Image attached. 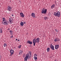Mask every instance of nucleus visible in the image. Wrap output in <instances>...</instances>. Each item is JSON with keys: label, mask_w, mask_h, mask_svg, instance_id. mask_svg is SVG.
<instances>
[{"label": "nucleus", "mask_w": 61, "mask_h": 61, "mask_svg": "<svg viewBox=\"0 0 61 61\" xmlns=\"http://www.w3.org/2000/svg\"><path fill=\"white\" fill-rule=\"evenodd\" d=\"M40 42V38H37L36 39V38L34 39L33 40V46H35V45H36V43H39Z\"/></svg>", "instance_id": "f257e3e1"}, {"label": "nucleus", "mask_w": 61, "mask_h": 61, "mask_svg": "<svg viewBox=\"0 0 61 61\" xmlns=\"http://www.w3.org/2000/svg\"><path fill=\"white\" fill-rule=\"evenodd\" d=\"M54 15L55 16H57V17H60L61 15V13L59 11H57L54 12Z\"/></svg>", "instance_id": "f03ea898"}, {"label": "nucleus", "mask_w": 61, "mask_h": 61, "mask_svg": "<svg viewBox=\"0 0 61 61\" xmlns=\"http://www.w3.org/2000/svg\"><path fill=\"white\" fill-rule=\"evenodd\" d=\"M41 13L43 14H46L47 13V9H45V8H43L41 11Z\"/></svg>", "instance_id": "7ed1b4c3"}, {"label": "nucleus", "mask_w": 61, "mask_h": 61, "mask_svg": "<svg viewBox=\"0 0 61 61\" xmlns=\"http://www.w3.org/2000/svg\"><path fill=\"white\" fill-rule=\"evenodd\" d=\"M9 24H12L13 22V19L11 17L10 18H9Z\"/></svg>", "instance_id": "20e7f679"}, {"label": "nucleus", "mask_w": 61, "mask_h": 61, "mask_svg": "<svg viewBox=\"0 0 61 61\" xmlns=\"http://www.w3.org/2000/svg\"><path fill=\"white\" fill-rule=\"evenodd\" d=\"M30 55L29 56V53H27L26 55V57H27L28 58L29 57V58H31V57H32V55H31V52H30Z\"/></svg>", "instance_id": "39448f33"}, {"label": "nucleus", "mask_w": 61, "mask_h": 61, "mask_svg": "<svg viewBox=\"0 0 61 61\" xmlns=\"http://www.w3.org/2000/svg\"><path fill=\"white\" fill-rule=\"evenodd\" d=\"M2 23L3 25H8V22L7 20L5 22H2Z\"/></svg>", "instance_id": "423d86ee"}, {"label": "nucleus", "mask_w": 61, "mask_h": 61, "mask_svg": "<svg viewBox=\"0 0 61 61\" xmlns=\"http://www.w3.org/2000/svg\"><path fill=\"white\" fill-rule=\"evenodd\" d=\"M31 16L33 18H36V16H35V13H32L31 14Z\"/></svg>", "instance_id": "0eeeda50"}, {"label": "nucleus", "mask_w": 61, "mask_h": 61, "mask_svg": "<svg viewBox=\"0 0 61 61\" xmlns=\"http://www.w3.org/2000/svg\"><path fill=\"white\" fill-rule=\"evenodd\" d=\"M59 47V45H55V48L56 49H57Z\"/></svg>", "instance_id": "6e6552de"}, {"label": "nucleus", "mask_w": 61, "mask_h": 61, "mask_svg": "<svg viewBox=\"0 0 61 61\" xmlns=\"http://www.w3.org/2000/svg\"><path fill=\"white\" fill-rule=\"evenodd\" d=\"M51 48L53 50H54L55 49H54V46L52 45V44H51Z\"/></svg>", "instance_id": "1a4fd4ad"}, {"label": "nucleus", "mask_w": 61, "mask_h": 61, "mask_svg": "<svg viewBox=\"0 0 61 61\" xmlns=\"http://www.w3.org/2000/svg\"><path fill=\"white\" fill-rule=\"evenodd\" d=\"M27 44H29L30 45H32V44H33L32 42H31L30 41H27Z\"/></svg>", "instance_id": "9d476101"}, {"label": "nucleus", "mask_w": 61, "mask_h": 61, "mask_svg": "<svg viewBox=\"0 0 61 61\" xmlns=\"http://www.w3.org/2000/svg\"><path fill=\"white\" fill-rule=\"evenodd\" d=\"M12 8L11 7L8 6L7 9V10L8 11H11Z\"/></svg>", "instance_id": "9b49d317"}, {"label": "nucleus", "mask_w": 61, "mask_h": 61, "mask_svg": "<svg viewBox=\"0 0 61 61\" xmlns=\"http://www.w3.org/2000/svg\"><path fill=\"white\" fill-rule=\"evenodd\" d=\"M10 50V53L12 55H13L14 53V50L12 49H11Z\"/></svg>", "instance_id": "f8f14e48"}, {"label": "nucleus", "mask_w": 61, "mask_h": 61, "mask_svg": "<svg viewBox=\"0 0 61 61\" xmlns=\"http://www.w3.org/2000/svg\"><path fill=\"white\" fill-rule=\"evenodd\" d=\"M20 16L21 17H24L25 16V15L23 14V13L21 12L20 13Z\"/></svg>", "instance_id": "ddd939ff"}, {"label": "nucleus", "mask_w": 61, "mask_h": 61, "mask_svg": "<svg viewBox=\"0 0 61 61\" xmlns=\"http://www.w3.org/2000/svg\"><path fill=\"white\" fill-rule=\"evenodd\" d=\"M59 38H56L54 40V41L55 42H58L59 41Z\"/></svg>", "instance_id": "4468645a"}, {"label": "nucleus", "mask_w": 61, "mask_h": 61, "mask_svg": "<svg viewBox=\"0 0 61 61\" xmlns=\"http://www.w3.org/2000/svg\"><path fill=\"white\" fill-rule=\"evenodd\" d=\"M55 7V4H53L51 7V9L54 8Z\"/></svg>", "instance_id": "2eb2a0df"}, {"label": "nucleus", "mask_w": 61, "mask_h": 61, "mask_svg": "<svg viewBox=\"0 0 61 61\" xmlns=\"http://www.w3.org/2000/svg\"><path fill=\"white\" fill-rule=\"evenodd\" d=\"M24 25V22L21 21L20 23V25L21 26H23Z\"/></svg>", "instance_id": "dca6fc26"}, {"label": "nucleus", "mask_w": 61, "mask_h": 61, "mask_svg": "<svg viewBox=\"0 0 61 61\" xmlns=\"http://www.w3.org/2000/svg\"><path fill=\"white\" fill-rule=\"evenodd\" d=\"M2 20L3 21L2 22H5V21H6L7 20H6L5 19V18H3Z\"/></svg>", "instance_id": "f3484780"}, {"label": "nucleus", "mask_w": 61, "mask_h": 61, "mask_svg": "<svg viewBox=\"0 0 61 61\" xmlns=\"http://www.w3.org/2000/svg\"><path fill=\"white\" fill-rule=\"evenodd\" d=\"M23 51L22 50H20L19 52V55H21L22 54V53H23Z\"/></svg>", "instance_id": "a211bd4d"}, {"label": "nucleus", "mask_w": 61, "mask_h": 61, "mask_svg": "<svg viewBox=\"0 0 61 61\" xmlns=\"http://www.w3.org/2000/svg\"><path fill=\"white\" fill-rule=\"evenodd\" d=\"M35 61H36L37 60V57L34 56V57Z\"/></svg>", "instance_id": "6ab92c4d"}, {"label": "nucleus", "mask_w": 61, "mask_h": 61, "mask_svg": "<svg viewBox=\"0 0 61 61\" xmlns=\"http://www.w3.org/2000/svg\"><path fill=\"white\" fill-rule=\"evenodd\" d=\"M28 59V58L26 56L25 57V61H27V60Z\"/></svg>", "instance_id": "aec40b11"}, {"label": "nucleus", "mask_w": 61, "mask_h": 61, "mask_svg": "<svg viewBox=\"0 0 61 61\" xmlns=\"http://www.w3.org/2000/svg\"><path fill=\"white\" fill-rule=\"evenodd\" d=\"M10 32L11 34V35H13V31H12L11 30H10Z\"/></svg>", "instance_id": "412c9836"}, {"label": "nucleus", "mask_w": 61, "mask_h": 61, "mask_svg": "<svg viewBox=\"0 0 61 61\" xmlns=\"http://www.w3.org/2000/svg\"><path fill=\"white\" fill-rule=\"evenodd\" d=\"M50 50V48H48L47 49V52H49Z\"/></svg>", "instance_id": "4be33fe9"}, {"label": "nucleus", "mask_w": 61, "mask_h": 61, "mask_svg": "<svg viewBox=\"0 0 61 61\" xmlns=\"http://www.w3.org/2000/svg\"><path fill=\"white\" fill-rule=\"evenodd\" d=\"M21 45H20L18 46V48H21Z\"/></svg>", "instance_id": "5701e85b"}, {"label": "nucleus", "mask_w": 61, "mask_h": 61, "mask_svg": "<svg viewBox=\"0 0 61 61\" xmlns=\"http://www.w3.org/2000/svg\"><path fill=\"white\" fill-rule=\"evenodd\" d=\"M4 46H5H5H7V45L6 43H5L4 44Z\"/></svg>", "instance_id": "b1692460"}, {"label": "nucleus", "mask_w": 61, "mask_h": 61, "mask_svg": "<svg viewBox=\"0 0 61 61\" xmlns=\"http://www.w3.org/2000/svg\"><path fill=\"white\" fill-rule=\"evenodd\" d=\"M0 32L1 33H2V29L0 30Z\"/></svg>", "instance_id": "393cba45"}, {"label": "nucleus", "mask_w": 61, "mask_h": 61, "mask_svg": "<svg viewBox=\"0 0 61 61\" xmlns=\"http://www.w3.org/2000/svg\"><path fill=\"white\" fill-rule=\"evenodd\" d=\"M34 56H37V55L36 54H34Z\"/></svg>", "instance_id": "a878e982"}, {"label": "nucleus", "mask_w": 61, "mask_h": 61, "mask_svg": "<svg viewBox=\"0 0 61 61\" xmlns=\"http://www.w3.org/2000/svg\"><path fill=\"white\" fill-rule=\"evenodd\" d=\"M44 18L45 20H46V19H47V17H44Z\"/></svg>", "instance_id": "bb28decb"}, {"label": "nucleus", "mask_w": 61, "mask_h": 61, "mask_svg": "<svg viewBox=\"0 0 61 61\" xmlns=\"http://www.w3.org/2000/svg\"><path fill=\"white\" fill-rule=\"evenodd\" d=\"M12 37H13V35L11 36L10 38H12Z\"/></svg>", "instance_id": "cd10ccee"}, {"label": "nucleus", "mask_w": 61, "mask_h": 61, "mask_svg": "<svg viewBox=\"0 0 61 61\" xmlns=\"http://www.w3.org/2000/svg\"><path fill=\"white\" fill-rule=\"evenodd\" d=\"M55 31H56V32H57V30L56 29L55 30Z\"/></svg>", "instance_id": "c85d7f7f"}, {"label": "nucleus", "mask_w": 61, "mask_h": 61, "mask_svg": "<svg viewBox=\"0 0 61 61\" xmlns=\"http://www.w3.org/2000/svg\"><path fill=\"white\" fill-rule=\"evenodd\" d=\"M12 16H14V14H12Z\"/></svg>", "instance_id": "c756f323"}, {"label": "nucleus", "mask_w": 61, "mask_h": 61, "mask_svg": "<svg viewBox=\"0 0 61 61\" xmlns=\"http://www.w3.org/2000/svg\"><path fill=\"white\" fill-rule=\"evenodd\" d=\"M24 24H26V22H24Z\"/></svg>", "instance_id": "7c9ffc66"}, {"label": "nucleus", "mask_w": 61, "mask_h": 61, "mask_svg": "<svg viewBox=\"0 0 61 61\" xmlns=\"http://www.w3.org/2000/svg\"><path fill=\"white\" fill-rule=\"evenodd\" d=\"M20 41V40L19 39V40H18V41Z\"/></svg>", "instance_id": "2f4dec72"}, {"label": "nucleus", "mask_w": 61, "mask_h": 61, "mask_svg": "<svg viewBox=\"0 0 61 61\" xmlns=\"http://www.w3.org/2000/svg\"><path fill=\"white\" fill-rule=\"evenodd\" d=\"M16 41H17V39H16Z\"/></svg>", "instance_id": "473e14b6"}, {"label": "nucleus", "mask_w": 61, "mask_h": 61, "mask_svg": "<svg viewBox=\"0 0 61 61\" xmlns=\"http://www.w3.org/2000/svg\"><path fill=\"white\" fill-rule=\"evenodd\" d=\"M10 29H8V30H9Z\"/></svg>", "instance_id": "72a5a7b5"}, {"label": "nucleus", "mask_w": 61, "mask_h": 61, "mask_svg": "<svg viewBox=\"0 0 61 61\" xmlns=\"http://www.w3.org/2000/svg\"><path fill=\"white\" fill-rule=\"evenodd\" d=\"M12 55V54H10V56H11Z\"/></svg>", "instance_id": "f704fd0d"}, {"label": "nucleus", "mask_w": 61, "mask_h": 61, "mask_svg": "<svg viewBox=\"0 0 61 61\" xmlns=\"http://www.w3.org/2000/svg\"><path fill=\"white\" fill-rule=\"evenodd\" d=\"M55 61H56V60H55Z\"/></svg>", "instance_id": "c9c22d12"}, {"label": "nucleus", "mask_w": 61, "mask_h": 61, "mask_svg": "<svg viewBox=\"0 0 61 61\" xmlns=\"http://www.w3.org/2000/svg\"><path fill=\"white\" fill-rule=\"evenodd\" d=\"M30 46H31L30 45Z\"/></svg>", "instance_id": "e433bc0d"}, {"label": "nucleus", "mask_w": 61, "mask_h": 61, "mask_svg": "<svg viewBox=\"0 0 61 61\" xmlns=\"http://www.w3.org/2000/svg\"><path fill=\"white\" fill-rule=\"evenodd\" d=\"M30 46H31L30 45Z\"/></svg>", "instance_id": "4c0bfd02"}]
</instances>
